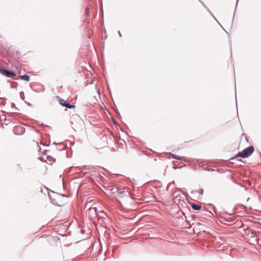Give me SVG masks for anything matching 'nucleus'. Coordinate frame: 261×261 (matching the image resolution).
I'll return each mask as SVG.
<instances>
[{
  "instance_id": "0eeeda50",
  "label": "nucleus",
  "mask_w": 261,
  "mask_h": 261,
  "mask_svg": "<svg viewBox=\"0 0 261 261\" xmlns=\"http://www.w3.org/2000/svg\"><path fill=\"white\" fill-rule=\"evenodd\" d=\"M191 207L193 209L195 210H200L201 208V206L199 204H196L195 203H193L191 204Z\"/></svg>"
},
{
  "instance_id": "9d476101",
  "label": "nucleus",
  "mask_w": 261,
  "mask_h": 261,
  "mask_svg": "<svg viewBox=\"0 0 261 261\" xmlns=\"http://www.w3.org/2000/svg\"><path fill=\"white\" fill-rule=\"evenodd\" d=\"M199 193L202 194L203 193V190L202 189H200Z\"/></svg>"
},
{
  "instance_id": "423d86ee",
  "label": "nucleus",
  "mask_w": 261,
  "mask_h": 261,
  "mask_svg": "<svg viewBox=\"0 0 261 261\" xmlns=\"http://www.w3.org/2000/svg\"><path fill=\"white\" fill-rule=\"evenodd\" d=\"M58 240H59V239H58ZM57 240V238L52 236L48 237V239H47L48 244L51 246H54L55 245V243L56 242Z\"/></svg>"
},
{
  "instance_id": "f03ea898",
  "label": "nucleus",
  "mask_w": 261,
  "mask_h": 261,
  "mask_svg": "<svg viewBox=\"0 0 261 261\" xmlns=\"http://www.w3.org/2000/svg\"><path fill=\"white\" fill-rule=\"evenodd\" d=\"M129 196L130 194L127 189H125L124 191L118 190L117 197L120 203L123 201L125 199L129 198Z\"/></svg>"
},
{
  "instance_id": "f257e3e1",
  "label": "nucleus",
  "mask_w": 261,
  "mask_h": 261,
  "mask_svg": "<svg viewBox=\"0 0 261 261\" xmlns=\"http://www.w3.org/2000/svg\"><path fill=\"white\" fill-rule=\"evenodd\" d=\"M254 151V147L252 146H249L246 149H244L241 152H239L237 155V157H241L243 158H245L251 155Z\"/></svg>"
},
{
  "instance_id": "7ed1b4c3",
  "label": "nucleus",
  "mask_w": 261,
  "mask_h": 261,
  "mask_svg": "<svg viewBox=\"0 0 261 261\" xmlns=\"http://www.w3.org/2000/svg\"><path fill=\"white\" fill-rule=\"evenodd\" d=\"M64 197L63 195H61L58 194H55L54 196V197H51L52 199V201L54 204H56L58 206H62L63 204L62 199Z\"/></svg>"
},
{
  "instance_id": "39448f33",
  "label": "nucleus",
  "mask_w": 261,
  "mask_h": 261,
  "mask_svg": "<svg viewBox=\"0 0 261 261\" xmlns=\"http://www.w3.org/2000/svg\"><path fill=\"white\" fill-rule=\"evenodd\" d=\"M1 72L3 75L8 77H13L16 76V74L14 72L5 69H2Z\"/></svg>"
},
{
  "instance_id": "20e7f679",
  "label": "nucleus",
  "mask_w": 261,
  "mask_h": 261,
  "mask_svg": "<svg viewBox=\"0 0 261 261\" xmlns=\"http://www.w3.org/2000/svg\"><path fill=\"white\" fill-rule=\"evenodd\" d=\"M57 99H58V101L59 103L62 106L65 107L67 108L71 109L75 107L74 105H71L66 102V101L61 97L57 96Z\"/></svg>"
},
{
  "instance_id": "1a4fd4ad",
  "label": "nucleus",
  "mask_w": 261,
  "mask_h": 261,
  "mask_svg": "<svg viewBox=\"0 0 261 261\" xmlns=\"http://www.w3.org/2000/svg\"><path fill=\"white\" fill-rule=\"evenodd\" d=\"M172 156L173 158H174V159H177V160H182V157L181 156H178V155H174V154H172Z\"/></svg>"
},
{
  "instance_id": "6e6552de",
  "label": "nucleus",
  "mask_w": 261,
  "mask_h": 261,
  "mask_svg": "<svg viewBox=\"0 0 261 261\" xmlns=\"http://www.w3.org/2000/svg\"><path fill=\"white\" fill-rule=\"evenodd\" d=\"M20 79L22 80H24V81H25L27 82L30 81V76L27 74L21 75L20 76Z\"/></svg>"
}]
</instances>
